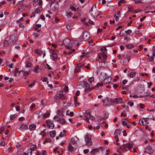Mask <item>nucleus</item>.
<instances>
[{
    "instance_id": "1",
    "label": "nucleus",
    "mask_w": 155,
    "mask_h": 155,
    "mask_svg": "<svg viewBox=\"0 0 155 155\" xmlns=\"http://www.w3.org/2000/svg\"><path fill=\"white\" fill-rule=\"evenodd\" d=\"M110 101H109L108 99H107L103 101L104 104V106H106L108 104L111 103H114L115 104H120L123 101V100L121 98H115L114 99H110Z\"/></svg>"
},
{
    "instance_id": "2",
    "label": "nucleus",
    "mask_w": 155,
    "mask_h": 155,
    "mask_svg": "<svg viewBox=\"0 0 155 155\" xmlns=\"http://www.w3.org/2000/svg\"><path fill=\"white\" fill-rule=\"evenodd\" d=\"M42 0H35L33 2V5L35 7L38 6V7L35 10V12H40L42 10Z\"/></svg>"
},
{
    "instance_id": "3",
    "label": "nucleus",
    "mask_w": 155,
    "mask_h": 155,
    "mask_svg": "<svg viewBox=\"0 0 155 155\" xmlns=\"http://www.w3.org/2000/svg\"><path fill=\"white\" fill-rule=\"evenodd\" d=\"M100 77L101 79L105 81V80H107L106 81V83H109L110 82L111 80V77L108 76L107 74L105 73H101L100 74Z\"/></svg>"
},
{
    "instance_id": "4",
    "label": "nucleus",
    "mask_w": 155,
    "mask_h": 155,
    "mask_svg": "<svg viewBox=\"0 0 155 155\" xmlns=\"http://www.w3.org/2000/svg\"><path fill=\"white\" fill-rule=\"evenodd\" d=\"M132 147L133 145L132 144L127 143L126 144H124L122 147H120L118 150L119 152H120L127 149L130 150Z\"/></svg>"
},
{
    "instance_id": "5",
    "label": "nucleus",
    "mask_w": 155,
    "mask_h": 155,
    "mask_svg": "<svg viewBox=\"0 0 155 155\" xmlns=\"http://www.w3.org/2000/svg\"><path fill=\"white\" fill-rule=\"evenodd\" d=\"M90 11L92 15L94 17L99 15L101 13V12L97 10L96 5H94L92 7Z\"/></svg>"
},
{
    "instance_id": "6",
    "label": "nucleus",
    "mask_w": 155,
    "mask_h": 155,
    "mask_svg": "<svg viewBox=\"0 0 155 155\" xmlns=\"http://www.w3.org/2000/svg\"><path fill=\"white\" fill-rule=\"evenodd\" d=\"M72 41L66 38L63 41V44L65 46V48L68 49H71L72 47Z\"/></svg>"
},
{
    "instance_id": "7",
    "label": "nucleus",
    "mask_w": 155,
    "mask_h": 155,
    "mask_svg": "<svg viewBox=\"0 0 155 155\" xmlns=\"http://www.w3.org/2000/svg\"><path fill=\"white\" fill-rule=\"evenodd\" d=\"M55 99L57 100L60 99L63 100L65 98V95H64L62 91L58 92L54 97Z\"/></svg>"
},
{
    "instance_id": "8",
    "label": "nucleus",
    "mask_w": 155,
    "mask_h": 155,
    "mask_svg": "<svg viewBox=\"0 0 155 155\" xmlns=\"http://www.w3.org/2000/svg\"><path fill=\"white\" fill-rule=\"evenodd\" d=\"M85 140L86 142V144L88 146H91L92 143L91 140V136L90 135L87 134L85 138Z\"/></svg>"
},
{
    "instance_id": "9",
    "label": "nucleus",
    "mask_w": 155,
    "mask_h": 155,
    "mask_svg": "<svg viewBox=\"0 0 155 155\" xmlns=\"http://www.w3.org/2000/svg\"><path fill=\"white\" fill-rule=\"evenodd\" d=\"M149 118H142L139 121V124L142 125H146L148 124Z\"/></svg>"
},
{
    "instance_id": "10",
    "label": "nucleus",
    "mask_w": 155,
    "mask_h": 155,
    "mask_svg": "<svg viewBox=\"0 0 155 155\" xmlns=\"http://www.w3.org/2000/svg\"><path fill=\"white\" fill-rule=\"evenodd\" d=\"M58 52L57 50H52V52L51 55V58L53 60L55 61L58 59Z\"/></svg>"
},
{
    "instance_id": "11",
    "label": "nucleus",
    "mask_w": 155,
    "mask_h": 155,
    "mask_svg": "<svg viewBox=\"0 0 155 155\" xmlns=\"http://www.w3.org/2000/svg\"><path fill=\"white\" fill-rule=\"evenodd\" d=\"M47 125L50 129H52L54 126V125L52 121L50 120H48L46 121Z\"/></svg>"
},
{
    "instance_id": "12",
    "label": "nucleus",
    "mask_w": 155,
    "mask_h": 155,
    "mask_svg": "<svg viewBox=\"0 0 155 155\" xmlns=\"http://www.w3.org/2000/svg\"><path fill=\"white\" fill-rule=\"evenodd\" d=\"M83 87L85 91H91V89L89 87V85L87 83L85 82Z\"/></svg>"
},
{
    "instance_id": "13",
    "label": "nucleus",
    "mask_w": 155,
    "mask_h": 155,
    "mask_svg": "<svg viewBox=\"0 0 155 155\" xmlns=\"http://www.w3.org/2000/svg\"><path fill=\"white\" fill-rule=\"evenodd\" d=\"M153 151V150L150 146H147L145 149V152L148 153H152Z\"/></svg>"
},
{
    "instance_id": "14",
    "label": "nucleus",
    "mask_w": 155,
    "mask_h": 155,
    "mask_svg": "<svg viewBox=\"0 0 155 155\" xmlns=\"http://www.w3.org/2000/svg\"><path fill=\"white\" fill-rule=\"evenodd\" d=\"M44 69V68H40L38 65H37L33 68V70L34 72L35 73H37L38 72V70L39 69H41V70H43Z\"/></svg>"
},
{
    "instance_id": "15",
    "label": "nucleus",
    "mask_w": 155,
    "mask_h": 155,
    "mask_svg": "<svg viewBox=\"0 0 155 155\" xmlns=\"http://www.w3.org/2000/svg\"><path fill=\"white\" fill-rule=\"evenodd\" d=\"M17 39V37L16 35H12L9 41L10 42L13 43L15 42Z\"/></svg>"
},
{
    "instance_id": "16",
    "label": "nucleus",
    "mask_w": 155,
    "mask_h": 155,
    "mask_svg": "<svg viewBox=\"0 0 155 155\" xmlns=\"http://www.w3.org/2000/svg\"><path fill=\"white\" fill-rule=\"evenodd\" d=\"M83 38L85 40H87L88 39L90 38L89 33L87 32H84L83 36Z\"/></svg>"
},
{
    "instance_id": "17",
    "label": "nucleus",
    "mask_w": 155,
    "mask_h": 155,
    "mask_svg": "<svg viewBox=\"0 0 155 155\" xmlns=\"http://www.w3.org/2000/svg\"><path fill=\"white\" fill-rule=\"evenodd\" d=\"M79 139L78 137L76 136L74 137L71 138V140L73 144H75L78 141Z\"/></svg>"
},
{
    "instance_id": "18",
    "label": "nucleus",
    "mask_w": 155,
    "mask_h": 155,
    "mask_svg": "<svg viewBox=\"0 0 155 155\" xmlns=\"http://www.w3.org/2000/svg\"><path fill=\"white\" fill-rule=\"evenodd\" d=\"M83 66V64H79L77 65L75 68V71L77 72L80 71H81L80 68Z\"/></svg>"
},
{
    "instance_id": "19",
    "label": "nucleus",
    "mask_w": 155,
    "mask_h": 155,
    "mask_svg": "<svg viewBox=\"0 0 155 155\" xmlns=\"http://www.w3.org/2000/svg\"><path fill=\"white\" fill-rule=\"evenodd\" d=\"M36 128V126L33 124H31L29 127V129L30 131L34 130Z\"/></svg>"
},
{
    "instance_id": "20",
    "label": "nucleus",
    "mask_w": 155,
    "mask_h": 155,
    "mask_svg": "<svg viewBox=\"0 0 155 155\" xmlns=\"http://www.w3.org/2000/svg\"><path fill=\"white\" fill-rule=\"evenodd\" d=\"M28 128V126L25 124H21L20 127V130H23L26 129Z\"/></svg>"
},
{
    "instance_id": "21",
    "label": "nucleus",
    "mask_w": 155,
    "mask_h": 155,
    "mask_svg": "<svg viewBox=\"0 0 155 155\" xmlns=\"http://www.w3.org/2000/svg\"><path fill=\"white\" fill-rule=\"evenodd\" d=\"M25 64L26 67H30L32 65L31 62L29 61H26L25 62Z\"/></svg>"
},
{
    "instance_id": "22",
    "label": "nucleus",
    "mask_w": 155,
    "mask_h": 155,
    "mask_svg": "<svg viewBox=\"0 0 155 155\" xmlns=\"http://www.w3.org/2000/svg\"><path fill=\"white\" fill-rule=\"evenodd\" d=\"M66 131L65 130H63L61 132L59 135L60 137H63L66 135Z\"/></svg>"
},
{
    "instance_id": "23",
    "label": "nucleus",
    "mask_w": 155,
    "mask_h": 155,
    "mask_svg": "<svg viewBox=\"0 0 155 155\" xmlns=\"http://www.w3.org/2000/svg\"><path fill=\"white\" fill-rule=\"evenodd\" d=\"M102 56L103 58H106L107 57V55L105 54V53L101 52L100 54H99L98 56L99 58H101V56Z\"/></svg>"
},
{
    "instance_id": "24",
    "label": "nucleus",
    "mask_w": 155,
    "mask_h": 155,
    "mask_svg": "<svg viewBox=\"0 0 155 155\" xmlns=\"http://www.w3.org/2000/svg\"><path fill=\"white\" fill-rule=\"evenodd\" d=\"M73 26V23L69 24L66 26V28L68 30H70L72 28Z\"/></svg>"
},
{
    "instance_id": "25",
    "label": "nucleus",
    "mask_w": 155,
    "mask_h": 155,
    "mask_svg": "<svg viewBox=\"0 0 155 155\" xmlns=\"http://www.w3.org/2000/svg\"><path fill=\"white\" fill-rule=\"evenodd\" d=\"M99 150L98 149H93L91 151V153L93 155H94L96 153L98 152Z\"/></svg>"
},
{
    "instance_id": "26",
    "label": "nucleus",
    "mask_w": 155,
    "mask_h": 155,
    "mask_svg": "<svg viewBox=\"0 0 155 155\" xmlns=\"http://www.w3.org/2000/svg\"><path fill=\"white\" fill-rule=\"evenodd\" d=\"M78 7L77 6H71L70 7V9L72 11H76L78 9Z\"/></svg>"
},
{
    "instance_id": "27",
    "label": "nucleus",
    "mask_w": 155,
    "mask_h": 155,
    "mask_svg": "<svg viewBox=\"0 0 155 155\" xmlns=\"http://www.w3.org/2000/svg\"><path fill=\"white\" fill-rule=\"evenodd\" d=\"M22 72L23 75L25 76H27L29 74V71H24L22 70H21L20 71V72Z\"/></svg>"
},
{
    "instance_id": "28",
    "label": "nucleus",
    "mask_w": 155,
    "mask_h": 155,
    "mask_svg": "<svg viewBox=\"0 0 155 155\" xmlns=\"http://www.w3.org/2000/svg\"><path fill=\"white\" fill-rule=\"evenodd\" d=\"M50 113L49 111L47 112L45 114H43V117L46 118L48 117L50 115Z\"/></svg>"
},
{
    "instance_id": "29",
    "label": "nucleus",
    "mask_w": 155,
    "mask_h": 155,
    "mask_svg": "<svg viewBox=\"0 0 155 155\" xmlns=\"http://www.w3.org/2000/svg\"><path fill=\"white\" fill-rule=\"evenodd\" d=\"M82 118L83 120H85L86 122L87 123H89L90 122L89 121V119L88 117L86 116V115H84L82 117Z\"/></svg>"
},
{
    "instance_id": "30",
    "label": "nucleus",
    "mask_w": 155,
    "mask_h": 155,
    "mask_svg": "<svg viewBox=\"0 0 155 155\" xmlns=\"http://www.w3.org/2000/svg\"><path fill=\"white\" fill-rule=\"evenodd\" d=\"M84 57H86L87 58L88 57V55H87V53H86L85 52H83L82 53L80 57V59L81 60V58H83Z\"/></svg>"
},
{
    "instance_id": "31",
    "label": "nucleus",
    "mask_w": 155,
    "mask_h": 155,
    "mask_svg": "<svg viewBox=\"0 0 155 155\" xmlns=\"http://www.w3.org/2000/svg\"><path fill=\"white\" fill-rule=\"evenodd\" d=\"M136 73L135 72H130L129 74V75L131 78H133L136 75Z\"/></svg>"
},
{
    "instance_id": "32",
    "label": "nucleus",
    "mask_w": 155,
    "mask_h": 155,
    "mask_svg": "<svg viewBox=\"0 0 155 155\" xmlns=\"http://www.w3.org/2000/svg\"><path fill=\"white\" fill-rule=\"evenodd\" d=\"M121 133V130L119 129H117L116 130L114 134L115 136H117V135H120Z\"/></svg>"
},
{
    "instance_id": "33",
    "label": "nucleus",
    "mask_w": 155,
    "mask_h": 155,
    "mask_svg": "<svg viewBox=\"0 0 155 155\" xmlns=\"http://www.w3.org/2000/svg\"><path fill=\"white\" fill-rule=\"evenodd\" d=\"M77 97H74V101H75L74 105H75V106L76 107H77V106H78L80 104L79 102H78L77 101Z\"/></svg>"
},
{
    "instance_id": "34",
    "label": "nucleus",
    "mask_w": 155,
    "mask_h": 155,
    "mask_svg": "<svg viewBox=\"0 0 155 155\" xmlns=\"http://www.w3.org/2000/svg\"><path fill=\"white\" fill-rule=\"evenodd\" d=\"M50 135L51 137H54L55 135V131L54 130L51 131L50 132Z\"/></svg>"
},
{
    "instance_id": "35",
    "label": "nucleus",
    "mask_w": 155,
    "mask_h": 155,
    "mask_svg": "<svg viewBox=\"0 0 155 155\" xmlns=\"http://www.w3.org/2000/svg\"><path fill=\"white\" fill-rule=\"evenodd\" d=\"M68 150L70 151H72L75 150V149H74V148L71 145L68 146Z\"/></svg>"
},
{
    "instance_id": "36",
    "label": "nucleus",
    "mask_w": 155,
    "mask_h": 155,
    "mask_svg": "<svg viewBox=\"0 0 155 155\" xmlns=\"http://www.w3.org/2000/svg\"><path fill=\"white\" fill-rule=\"evenodd\" d=\"M41 26V25L40 24H36L34 28L35 30H36L37 29H38L40 28Z\"/></svg>"
},
{
    "instance_id": "37",
    "label": "nucleus",
    "mask_w": 155,
    "mask_h": 155,
    "mask_svg": "<svg viewBox=\"0 0 155 155\" xmlns=\"http://www.w3.org/2000/svg\"><path fill=\"white\" fill-rule=\"evenodd\" d=\"M34 52L37 54V55H38L39 54H41V51L38 49H35L34 51Z\"/></svg>"
},
{
    "instance_id": "38",
    "label": "nucleus",
    "mask_w": 155,
    "mask_h": 155,
    "mask_svg": "<svg viewBox=\"0 0 155 155\" xmlns=\"http://www.w3.org/2000/svg\"><path fill=\"white\" fill-rule=\"evenodd\" d=\"M99 65L101 67L104 66L105 65V61H101L99 63Z\"/></svg>"
},
{
    "instance_id": "39",
    "label": "nucleus",
    "mask_w": 155,
    "mask_h": 155,
    "mask_svg": "<svg viewBox=\"0 0 155 155\" xmlns=\"http://www.w3.org/2000/svg\"><path fill=\"white\" fill-rule=\"evenodd\" d=\"M37 147L36 145H33L31 147V149L32 150H35L37 148Z\"/></svg>"
},
{
    "instance_id": "40",
    "label": "nucleus",
    "mask_w": 155,
    "mask_h": 155,
    "mask_svg": "<svg viewBox=\"0 0 155 155\" xmlns=\"http://www.w3.org/2000/svg\"><path fill=\"white\" fill-rule=\"evenodd\" d=\"M48 44L49 45H51L52 47L54 48H56L57 46V45L54 43H48Z\"/></svg>"
},
{
    "instance_id": "41",
    "label": "nucleus",
    "mask_w": 155,
    "mask_h": 155,
    "mask_svg": "<svg viewBox=\"0 0 155 155\" xmlns=\"http://www.w3.org/2000/svg\"><path fill=\"white\" fill-rule=\"evenodd\" d=\"M17 116L16 114H15L13 115H11L10 116V119L11 120H13L15 119Z\"/></svg>"
},
{
    "instance_id": "42",
    "label": "nucleus",
    "mask_w": 155,
    "mask_h": 155,
    "mask_svg": "<svg viewBox=\"0 0 155 155\" xmlns=\"http://www.w3.org/2000/svg\"><path fill=\"white\" fill-rule=\"evenodd\" d=\"M39 12H35H35H32L31 15L30 17L31 18H34L35 16V14L36 13H38Z\"/></svg>"
},
{
    "instance_id": "43",
    "label": "nucleus",
    "mask_w": 155,
    "mask_h": 155,
    "mask_svg": "<svg viewBox=\"0 0 155 155\" xmlns=\"http://www.w3.org/2000/svg\"><path fill=\"white\" fill-rule=\"evenodd\" d=\"M121 124L125 126L127 124V122L125 120V119H123L121 120Z\"/></svg>"
},
{
    "instance_id": "44",
    "label": "nucleus",
    "mask_w": 155,
    "mask_h": 155,
    "mask_svg": "<svg viewBox=\"0 0 155 155\" xmlns=\"http://www.w3.org/2000/svg\"><path fill=\"white\" fill-rule=\"evenodd\" d=\"M103 85V82H100L98 83L96 85V87H99Z\"/></svg>"
},
{
    "instance_id": "45",
    "label": "nucleus",
    "mask_w": 155,
    "mask_h": 155,
    "mask_svg": "<svg viewBox=\"0 0 155 155\" xmlns=\"http://www.w3.org/2000/svg\"><path fill=\"white\" fill-rule=\"evenodd\" d=\"M126 47L127 48H133V45L131 44H128L126 45Z\"/></svg>"
},
{
    "instance_id": "46",
    "label": "nucleus",
    "mask_w": 155,
    "mask_h": 155,
    "mask_svg": "<svg viewBox=\"0 0 155 155\" xmlns=\"http://www.w3.org/2000/svg\"><path fill=\"white\" fill-rule=\"evenodd\" d=\"M126 2V1L125 0H120L118 2V4L119 6L120 5L121 3L124 4Z\"/></svg>"
},
{
    "instance_id": "47",
    "label": "nucleus",
    "mask_w": 155,
    "mask_h": 155,
    "mask_svg": "<svg viewBox=\"0 0 155 155\" xmlns=\"http://www.w3.org/2000/svg\"><path fill=\"white\" fill-rule=\"evenodd\" d=\"M62 110H60L58 111L57 114L59 116H62L63 115Z\"/></svg>"
},
{
    "instance_id": "48",
    "label": "nucleus",
    "mask_w": 155,
    "mask_h": 155,
    "mask_svg": "<svg viewBox=\"0 0 155 155\" xmlns=\"http://www.w3.org/2000/svg\"><path fill=\"white\" fill-rule=\"evenodd\" d=\"M41 52H41V53H40L41 54H39L38 55H39L40 56H42V57L44 58L45 57V52H44V51H41Z\"/></svg>"
},
{
    "instance_id": "49",
    "label": "nucleus",
    "mask_w": 155,
    "mask_h": 155,
    "mask_svg": "<svg viewBox=\"0 0 155 155\" xmlns=\"http://www.w3.org/2000/svg\"><path fill=\"white\" fill-rule=\"evenodd\" d=\"M128 11H132L133 9L134 8L131 5H129L128 7Z\"/></svg>"
},
{
    "instance_id": "50",
    "label": "nucleus",
    "mask_w": 155,
    "mask_h": 155,
    "mask_svg": "<svg viewBox=\"0 0 155 155\" xmlns=\"http://www.w3.org/2000/svg\"><path fill=\"white\" fill-rule=\"evenodd\" d=\"M40 134L43 137H44L46 135V133L44 131H41Z\"/></svg>"
},
{
    "instance_id": "51",
    "label": "nucleus",
    "mask_w": 155,
    "mask_h": 155,
    "mask_svg": "<svg viewBox=\"0 0 155 155\" xmlns=\"http://www.w3.org/2000/svg\"><path fill=\"white\" fill-rule=\"evenodd\" d=\"M132 31L130 29H128L125 31V32L127 35H130L131 33H132Z\"/></svg>"
},
{
    "instance_id": "52",
    "label": "nucleus",
    "mask_w": 155,
    "mask_h": 155,
    "mask_svg": "<svg viewBox=\"0 0 155 155\" xmlns=\"http://www.w3.org/2000/svg\"><path fill=\"white\" fill-rule=\"evenodd\" d=\"M65 121L64 119H62L59 120V123L61 124H64L65 123Z\"/></svg>"
},
{
    "instance_id": "53",
    "label": "nucleus",
    "mask_w": 155,
    "mask_h": 155,
    "mask_svg": "<svg viewBox=\"0 0 155 155\" xmlns=\"http://www.w3.org/2000/svg\"><path fill=\"white\" fill-rule=\"evenodd\" d=\"M51 142V140L50 138H46L45 139V141L44 142V143H45L48 142L50 143Z\"/></svg>"
},
{
    "instance_id": "54",
    "label": "nucleus",
    "mask_w": 155,
    "mask_h": 155,
    "mask_svg": "<svg viewBox=\"0 0 155 155\" xmlns=\"http://www.w3.org/2000/svg\"><path fill=\"white\" fill-rule=\"evenodd\" d=\"M107 49L105 47H104L101 48V52L105 53L106 52Z\"/></svg>"
},
{
    "instance_id": "55",
    "label": "nucleus",
    "mask_w": 155,
    "mask_h": 155,
    "mask_svg": "<svg viewBox=\"0 0 155 155\" xmlns=\"http://www.w3.org/2000/svg\"><path fill=\"white\" fill-rule=\"evenodd\" d=\"M140 108L141 109H143L145 107V106L143 104L140 103L139 105Z\"/></svg>"
},
{
    "instance_id": "56",
    "label": "nucleus",
    "mask_w": 155,
    "mask_h": 155,
    "mask_svg": "<svg viewBox=\"0 0 155 155\" xmlns=\"http://www.w3.org/2000/svg\"><path fill=\"white\" fill-rule=\"evenodd\" d=\"M94 79L93 77H91L88 79V81L89 82L91 83L94 81Z\"/></svg>"
},
{
    "instance_id": "57",
    "label": "nucleus",
    "mask_w": 155,
    "mask_h": 155,
    "mask_svg": "<svg viewBox=\"0 0 155 155\" xmlns=\"http://www.w3.org/2000/svg\"><path fill=\"white\" fill-rule=\"evenodd\" d=\"M5 130V127H2L0 129V134H2Z\"/></svg>"
},
{
    "instance_id": "58",
    "label": "nucleus",
    "mask_w": 155,
    "mask_h": 155,
    "mask_svg": "<svg viewBox=\"0 0 155 155\" xmlns=\"http://www.w3.org/2000/svg\"><path fill=\"white\" fill-rule=\"evenodd\" d=\"M21 72H20V71H16L14 73V75L15 76V77H16L18 75H18H19V74H20Z\"/></svg>"
},
{
    "instance_id": "59",
    "label": "nucleus",
    "mask_w": 155,
    "mask_h": 155,
    "mask_svg": "<svg viewBox=\"0 0 155 155\" xmlns=\"http://www.w3.org/2000/svg\"><path fill=\"white\" fill-rule=\"evenodd\" d=\"M88 23H89L90 24L93 25H94V23L93 21H91L90 19H88Z\"/></svg>"
},
{
    "instance_id": "60",
    "label": "nucleus",
    "mask_w": 155,
    "mask_h": 155,
    "mask_svg": "<svg viewBox=\"0 0 155 155\" xmlns=\"http://www.w3.org/2000/svg\"><path fill=\"white\" fill-rule=\"evenodd\" d=\"M72 13L71 12H68L67 14V17H70L72 15Z\"/></svg>"
},
{
    "instance_id": "61",
    "label": "nucleus",
    "mask_w": 155,
    "mask_h": 155,
    "mask_svg": "<svg viewBox=\"0 0 155 155\" xmlns=\"http://www.w3.org/2000/svg\"><path fill=\"white\" fill-rule=\"evenodd\" d=\"M128 104L130 107H132L134 105V103L133 102L129 101L128 103Z\"/></svg>"
},
{
    "instance_id": "62",
    "label": "nucleus",
    "mask_w": 155,
    "mask_h": 155,
    "mask_svg": "<svg viewBox=\"0 0 155 155\" xmlns=\"http://www.w3.org/2000/svg\"><path fill=\"white\" fill-rule=\"evenodd\" d=\"M41 153V155H47V153H46V151L45 150H42V151Z\"/></svg>"
},
{
    "instance_id": "63",
    "label": "nucleus",
    "mask_w": 155,
    "mask_h": 155,
    "mask_svg": "<svg viewBox=\"0 0 155 155\" xmlns=\"http://www.w3.org/2000/svg\"><path fill=\"white\" fill-rule=\"evenodd\" d=\"M35 106V104H32V105L30 106V108L31 110H32Z\"/></svg>"
},
{
    "instance_id": "64",
    "label": "nucleus",
    "mask_w": 155,
    "mask_h": 155,
    "mask_svg": "<svg viewBox=\"0 0 155 155\" xmlns=\"http://www.w3.org/2000/svg\"><path fill=\"white\" fill-rule=\"evenodd\" d=\"M45 68H47L48 69L50 70L52 69V68L51 67H50V66L48 64H46V66H45Z\"/></svg>"
}]
</instances>
